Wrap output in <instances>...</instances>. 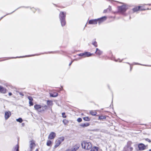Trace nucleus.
<instances>
[{"mask_svg": "<svg viewBox=\"0 0 151 151\" xmlns=\"http://www.w3.org/2000/svg\"><path fill=\"white\" fill-rule=\"evenodd\" d=\"M78 55L80 56H82L83 58H85L91 56L93 55V54L89 52H85L80 53Z\"/></svg>", "mask_w": 151, "mask_h": 151, "instance_id": "5", "label": "nucleus"}, {"mask_svg": "<svg viewBox=\"0 0 151 151\" xmlns=\"http://www.w3.org/2000/svg\"><path fill=\"white\" fill-rule=\"evenodd\" d=\"M132 66H130V71H131L132 69Z\"/></svg>", "mask_w": 151, "mask_h": 151, "instance_id": "39", "label": "nucleus"}, {"mask_svg": "<svg viewBox=\"0 0 151 151\" xmlns=\"http://www.w3.org/2000/svg\"><path fill=\"white\" fill-rule=\"evenodd\" d=\"M63 122L65 124H66L67 122V121H66V120H65V119H64V120L63 121Z\"/></svg>", "mask_w": 151, "mask_h": 151, "instance_id": "34", "label": "nucleus"}, {"mask_svg": "<svg viewBox=\"0 0 151 151\" xmlns=\"http://www.w3.org/2000/svg\"><path fill=\"white\" fill-rule=\"evenodd\" d=\"M118 12L120 14H124L126 11L128 9L127 6L125 4H124L117 7Z\"/></svg>", "mask_w": 151, "mask_h": 151, "instance_id": "1", "label": "nucleus"}, {"mask_svg": "<svg viewBox=\"0 0 151 151\" xmlns=\"http://www.w3.org/2000/svg\"><path fill=\"white\" fill-rule=\"evenodd\" d=\"M50 95L52 97H56L58 95V93L55 91H53L50 93Z\"/></svg>", "mask_w": 151, "mask_h": 151, "instance_id": "14", "label": "nucleus"}, {"mask_svg": "<svg viewBox=\"0 0 151 151\" xmlns=\"http://www.w3.org/2000/svg\"><path fill=\"white\" fill-rule=\"evenodd\" d=\"M66 14V12L63 11L60 12L59 14L60 19H65Z\"/></svg>", "mask_w": 151, "mask_h": 151, "instance_id": "7", "label": "nucleus"}, {"mask_svg": "<svg viewBox=\"0 0 151 151\" xmlns=\"http://www.w3.org/2000/svg\"><path fill=\"white\" fill-rule=\"evenodd\" d=\"M133 148L130 146H127L125 147L123 151H132Z\"/></svg>", "mask_w": 151, "mask_h": 151, "instance_id": "12", "label": "nucleus"}, {"mask_svg": "<svg viewBox=\"0 0 151 151\" xmlns=\"http://www.w3.org/2000/svg\"><path fill=\"white\" fill-rule=\"evenodd\" d=\"M98 148L96 147H93L92 148L93 151H98Z\"/></svg>", "mask_w": 151, "mask_h": 151, "instance_id": "27", "label": "nucleus"}, {"mask_svg": "<svg viewBox=\"0 0 151 151\" xmlns=\"http://www.w3.org/2000/svg\"><path fill=\"white\" fill-rule=\"evenodd\" d=\"M17 122H19L20 123H21L22 122V120L21 118H19L18 119H16Z\"/></svg>", "mask_w": 151, "mask_h": 151, "instance_id": "28", "label": "nucleus"}, {"mask_svg": "<svg viewBox=\"0 0 151 151\" xmlns=\"http://www.w3.org/2000/svg\"><path fill=\"white\" fill-rule=\"evenodd\" d=\"M83 119L85 121H89L90 120V119L88 117H84Z\"/></svg>", "mask_w": 151, "mask_h": 151, "instance_id": "26", "label": "nucleus"}, {"mask_svg": "<svg viewBox=\"0 0 151 151\" xmlns=\"http://www.w3.org/2000/svg\"><path fill=\"white\" fill-rule=\"evenodd\" d=\"M146 146L143 144L141 143L139 145L138 147L139 150H145L146 148Z\"/></svg>", "mask_w": 151, "mask_h": 151, "instance_id": "13", "label": "nucleus"}, {"mask_svg": "<svg viewBox=\"0 0 151 151\" xmlns=\"http://www.w3.org/2000/svg\"><path fill=\"white\" fill-rule=\"evenodd\" d=\"M149 151H151V149L149 150Z\"/></svg>", "mask_w": 151, "mask_h": 151, "instance_id": "43", "label": "nucleus"}, {"mask_svg": "<svg viewBox=\"0 0 151 151\" xmlns=\"http://www.w3.org/2000/svg\"><path fill=\"white\" fill-rule=\"evenodd\" d=\"M51 141L50 140H48L47 142V145L48 146H50L51 145Z\"/></svg>", "mask_w": 151, "mask_h": 151, "instance_id": "25", "label": "nucleus"}, {"mask_svg": "<svg viewBox=\"0 0 151 151\" xmlns=\"http://www.w3.org/2000/svg\"><path fill=\"white\" fill-rule=\"evenodd\" d=\"M83 147L86 150H89L92 147V145L91 143L86 142V141L83 142L81 144Z\"/></svg>", "mask_w": 151, "mask_h": 151, "instance_id": "3", "label": "nucleus"}, {"mask_svg": "<svg viewBox=\"0 0 151 151\" xmlns=\"http://www.w3.org/2000/svg\"><path fill=\"white\" fill-rule=\"evenodd\" d=\"M105 118H106V117L104 116H100L99 117V119H105Z\"/></svg>", "mask_w": 151, "mask_h": 151, "instance_id": "30", "label": "nucleus"}, {"mask_svg": "<svg viewBox=\"0 0 151 151\" xmlns=\"http://www.w3.org/2000/svg\"><path fill=\"white\" fill-rule=\"evenodd\" d=\"M148 9L145 7V5L136 6L132 9L134 12H137L139 11L145 10Z\"/></svg>", "mask_w": 151, "mask_h": 151, "instance_id": "2", "label": "nucleus"}, {"mask_svg": "<svg viewBox=\"0 0 151 151\" xmlns=\"http://www.w3.org/2000/svg\"><path fill=\"white\" fill-rule=\"evenodd\" d=\"M107 17L106 16H104L101 18L97 19V22L100 24L104 22L107 19Z\"/></svg>", "mask_w": 151, "mask_h": 151, "instance_id": "8", "label": "nucleus"}, {"mask_svg": "<svg viewBox=\"0 0 151 151\" xmlns=\"http://www.w3.org/2000/svg\"><path fill=\"white\" fill-rule=\"evenodd\" d=\"M89 125V124L88 123H86L82 124L80 125V126L83 127H85Z\"/></svg>", "mask_w": 151, "mask_h": 151, "instance_id": "22", "label": "nucleus"}, {"mask_svg": "<svg viewBox=\"0 0 151 151\" xmlns=\"http://www.w3.org/2000/svg\"><path fill=\"white\" fill-rule=\"evenodd\" d=\"M109 12V11L108 10V9H105L104 10L103 13H106Z\"/></svg>", "mask_w": 151, "mask_h": 151, "instance_id": "31", "label": "nucleus"}, {"mask_svg": "<svg viewBox=\"0 0 151 151\" xmlns=\"http://www.w3.org/2000/svg\"><path fill=\"white\" fill-rule=\"evenodd\" d=\"M79 147L80 145L78 144H77L75 145L71 148L67 150V151H76L79 148Z\"/></svg>", "mask_w": 151, "mask_h": 151, "instance_id": "9", "label": "nucleus"}, {"mask_svg": "<svg viewBox=\"0 0 151 151\" xmlns=\"http://www.w3.org/2000/svg\"><path fill=\"white\" fill-rule=\"evenodd\" d=\"M28 99L29 100V104H33V99L30 96H28Z\"/></svg>", "mask_w": 151, "mask_h": 151, "instance_id": "20", "label": "nucleus"}, {"mask_svg": "<svg viewBox=\"0 0 151 151\" xmlns=\"http://www.w3.org/2000/svg\"><path fill=\"white\" fill-rule=\"evenodd\" d=\"M11 112L9 111L6 112L5 113V117L6 119H7L11 116Z\"/></svg>", "mask_w": 151, "mask_h": 151, "instance_id": "17", "label": "nucleus"}, {"mask_svg": "<svg viewBox=\"0 0 151 151\" xmlns=\"http://www.w3.org/2000/svg\"><path fill=\"white\" fill-rule=\"evenodd\" d=\"M33 104H30V105H33Z\"/></svg>", "mask_w": 151, "mask_h": 151, "instance_id": "44", "label": "nucleus"}, {"mask_svg": "<svg viewBox=\"0 0 151 151\" xmlns=\"http://www.w3.org/2000/svg\"><path fill=\"white\" fill-rule=\"evenodd\" d=\"M73 63V61H71V62L69 63V65L70 66L71 64H72V63Z\"/></svg>", "mask_w": 151, "mask_h": 151, "instance_id": "38", "label": "nucleus"}, {"mask_svg": "<svg viewBox=\"0 0 151 151\" xmlns=\"http://www.w3.org/2000/svg\"><path fill=\"white\" fill-rule=\"evenodd\" d=\"M30 147L31 150H32L33 148L35 146V144L34 141L32 140L29 142Z\"/></svg>", "mask_w": 151, "mask_h": 151, "instance_id": "15", "label": "nucleus"}, {"mask_svg": "<svg viewBox=\"0 0 151 151\" xmlns=\"http://www.w3.org/2000/svg\"><path fill=\"white\" fill-rule=\"evenodd\" d=\"M64 138L63 137H61L58 138L55 142V145L54 146L55 148H56L58 147L61 143L64 141Z\"/></svg>", "mask_w": 151, "mask_h": 151, "instance_id": "4", "label": "nucleus"}, {"mask_svg": "<svg viewBox=\"0 0 151 151\" xmlns=\"http://www.w3.org/2000/svg\"><path fill=\"white\" fill-rule=\"evenodd\" d=\"M56 136V134L54 132H51L48 136V139H54Z\"/></svg>", "mask_w": 151, "mask_h": 151, "instance_id": "11", "label": "nucleus"}, {"mask_svg": "<svg viewBox=\"0 0 151 151\" xmlns=\"http://www.w3.org/2000/svg\"><path fill=\"white\" fill-rule=\"evenodd\" d=\"M35 151H38V149H37Z\"/></svg>", "mask_w": 151, "mask_h": 151, "instance_id": "40", "label": "nucleus"}, {"mask_svg": "<svg viewBox=\"0 0 151 151\" xmlns=\"http://www.w3.org/2000/svg\"><path fill=\"white\" fill-rule=\"evenodd\" d=\"M92 44L95 47H97L98 46L97 43L95 41V39L92 42Z\"/></svg>", "mask_w": 151, "mask_h": 151, "instance_id": "24", "label": "nucleus"}, {"mask_svg": "<svg viewBox=\"0 0 151 151\" xmlns=\"http://www.w3.org/2000/svg\"><path fill=\"white\" fill-rule=\"evenodd\" d=\"M88 23L90 24H96L98 23L97 19L90 20L89 21Z\"/></svg>", "mask_w": 151, "mask_h": 151, "instance_id": "10", "label": "nucleus"}, {"mask_svg": "<svg viewBox=\"0 0 151 151\" xmlns=\"http://www.w3.org/2000/svg\"><path fill=\"white\" fill-rule=\"evenodd\" d=\"M12 151H19V145H16L14 147L12 150Z\"/></svg>", "mask_w": 151, "mask_h": 151, "instance_id": "21", "label": "nucleus"}, {"mask_svg": "<svg viewBox=\"0 0 151 151\" xmlns=\"http://www.w3.org/2000/svg\"><path fill=\"white\" fill-rule=\"evenodd\" d=\"M62 26H64L66 24L65 19H60Z\"/></svg>", "mask_w": 151, "mask_h": 151, "instance_id": "18", "label": "nucleus"}, {"mask_svg": "<svg viewBox=\"0 0 151 151\" xmlns=\"http://www.w3.org/2000/svg\"><path fill=\"white\" fill-rule=\"evenodd\" d=\"M9 96H11L12 95V93L11 92L9 93Z\"/></svg>", "mask_w": 151, "mask_h": 151, "instance_id": "37", "label": "nucleus"}, {"mask_svg": "<svg viewBox=\"0 0 151 151\" xmlns=\"http://www.w3.org/2000/svg\"><path fill=\"white\" fill-rule=\"evenodd\" d=\"M65 114V113H62V115L63 117L64 118H65L66 117V116H64Z\"/></svg>", "mask_w": 151, "mask_h": 151, "instance_id": "35", "label": "nucleus"}, {"mask_svg": "<svg viewBox=\"0 0 151 151\" xmlns=\"http://www.w3.org/2000/svg\"><path fill=\"white\" fill-rule=\"evenodd\" d=\"M34 107L35 109L40 111H44L45 109L44 107L41 106L40 104H36Z\"/></svg>", "mask_w": 151, "mask_h": 151, "instance_id": "6", "label": "nucleus"}, {"mask_svg": "<svg viewBox=\"0 0 151 151\" xmlns=\"http://www.w3.org/2000/svg\"><path fill=\"white\" fill-rule=\"evenodd\" d=\"M146 140L149 142H151V141L149 139H146Z\"/></svg>", "mask_w": 151, "mask_h": 151, "instance_id": "36", "label": "nucleus"}, {"mask_svg": "<svg viewBox=\"0 0 151 151\" xmlns=\"http://www.w3.org/2000/svg\"><path fill=\"white\" fill-rule=\"evenodd\" d=\"M108 54L109 57H111L112 56V52L111 51H109L108 52Z\"/></svg>", "mask_w": 151, "mask_h": 151, "instance_id": "29", "label": "nucleus"}, {"mask_svg": "<svg viewBox=\"0 0 151 151\" xmlns=\"http://www.w3.org/2000/svg\"><path fill=\"white\" fill-rule=\"evenodd\" d=\"M102 52L98 48L96 49V50L95 53L99 55H101L102 54Z\"/></svg>", "mask_w": 151, "mask_h": 151, "instance_id": "19", "label": "nucleus"}, {"mask_svg": "<svg viewBox=\"0 0 151 151\" xmlns=\"http://www.w3.org/2000/svg\"><path fill=\"white\" fill-rule=\"evenodd\" d=\"M107 9H108V10L109 12L111 10V6H109Z\"/></svg>", "mask_w": 151, "mask_h": 151, "instance_id": "33", "label": "nucleus"}, {"mask_svg": "<svg viewBox=\"0 0 151 151\" xmlns=\"http://www.w3.org/2000/svg\"><path fill=\"white\" fill-rule=\"evenodd\" d=\"M6 92V90L3 87L0 86V93L4 94Z\"/></svg>", "mask_w": 151, "mask_h": 151, "instance_id": "16", "label": "nucleus"}, {"mask_svg": "<svg viewBox=\"0 0 151 151\" xmlns=\"http://www.w3.org/2000/svg\"><path fill=\"white\" fill-rule=\"evenodd\" d=\"M90 114L93 116H95L97 114V113L95 111H90Z\"/></svg>", "mask_w": 151, "mask_h": 151, "instance_id": "23", "label": "nucleus"}, {"mask_svg": "<svg viewBox=\"0 0 151 151\" xmlns=\"http://www.w3.org/2000/svg\"><path fill=\"white\" fill-rule=\"evenodd\" d=\"M21 57H16V58H20Z\"/></svg>", "mask_w": 151, "mask_h": 151, "instance_id": "41", "label": "nucleus"}, {"mask_svg": "<svg viewBox=\"0 0 151 151\" xmlns=\"http://www.w3.org/2000/svg\"><path fill=\"white\" fill-rule=\"evenodd\" d=\"M61 8H64L65 7H60Z\"/></svg>", "mask_w": 151, "mask_h": 151, "instance_id": "42", "label": "nucleus"}, {"mask_svg": "<svg viewBox=\"0 0 151 151\" xmlns=\"http://www.w3.org/2000/svg\"><path fill=\"white\" fill-rule=\"evenodd\" d=\"M82 120V119L81 118H78L77 119V121L79 122H81Z\"/></svg>", "mask_w": 151, "mask_h": 151, "instance_id": "32", "label": "nucleus"}]
</instances>
